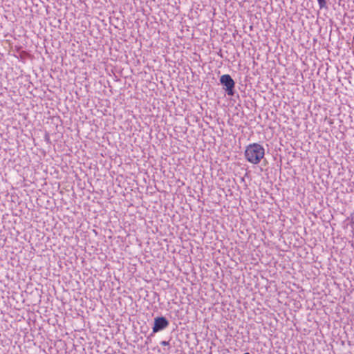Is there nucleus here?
I'll list each match as a JSON object with an SVG mask.
<instances>
[{"label": "nucleus", "mask_w": 354, "mask_h": 354, "mask_svg": "<svg viewBox=\"0 0 354 354\" xmlns=\"http://www.w3.org/2000/svg\"><path fill=\"white\" fill-rule=\"evenodd\" d=\"M265 149L262 145L259 143H252L249 145L245 151V158L250 163L259 164L264 157Z\"/></svg>", "instance_id": "1"}, {"label": "nucleus", "mask_w": 354, "mask_h": 354, "mask_svg": "<svg viewBox=\"0 0 354 354\" xmlns=\"http://www.w3.org/2000/svg\"><path fill=\"white\" fill-rule=\"evenodd\" d=\"M221 83L225 86V90L228 95L232 96L234 94L235 82L232 77L228 75H223L220 78Z\"/></svg>", "instance_id": "2"}, {"label": "nucleus", "mask_w": 354, "mask_h": 354, "mask_svg": "<svg viewBox=\"0 0 354 354\" xmlns=\"http://www.w3.org/2000/svg\"><path fill=\"white\" fill-rule=\"evenodd\" d=\"M169 321L165 317H157L154 319V325L153 327V333H158L168 327Z\"/></svg>", "instance_id": "3"}, {"label": "nucleus", "mask_w": 354, "mask_h": 354, "mask_svg": "<svg viewBox=\"0 0 354 354\" xmlns=\"http://www.w3.org/2000/svg\"><path fill=\"white\" fill-rule=\"evenodd\" d=\"M317 2L320 9L327 8L326 0H317Z\"/></svg>", "instance_id": "4"}, {"label": "nucleus", "mask_w": 354, "mask_h": 354, "mask_svg": "<svg viewBox=\"0 0 354 354\" xmlns=\"http://www.w3.org/2000/svg\"><path fill=\"white\" fill-rule=\"evenodd\" d=\"M160 344L162 345V346H169V341H162L160 342Z\"/></svg>", "instance_id": "5"}]
</instances>
